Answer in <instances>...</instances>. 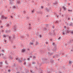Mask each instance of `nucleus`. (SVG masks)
I'll use <instances>...</instances> for the list:
<instances>
[{"label": "nucleus", "mask_w": 73, "mask_h": 73, "mask_svg": "<svg viewBox=\"0 0 73 73\" xmlns=\"http://www.w3.org/2000/svg\"><path fill=\"white\" fill-rule=\"evenodd\" d=\"M24 36H21V38H24Z\"/></svg>", "instance_id": "nucleus-45"}, {"label": "nucleus", "mask_w": 73, "mask_h": 73, "mask_svg": "<svg viewBox=\"0 0 73 73\" xmlns=\"http://www.w3.org/2000/svg\"><path fill=\"white\" fill-rule=\"evenodd\" d=\"M62 8L64 10V11H66V8L64 6H63Z\"/></svg>", "instance_id": "nucleus-6"}, {"label": "nucleus", "mask_w": 73, "mask_h": 73, "mask_svg": "<svg viewBox=\"0 0 73 73\" xmlns=\"http://www.w3.org/2000/svg\"><path fill=\"white\" fill-rule=\"evenodd\" d=\"M36 58V56H34V57H33V59H35Z\"/></svg>", "instance_id": "nucleus-34"}, {"label": "nucleus", "mask_w": 73, "mask_h": 73, "mask_svg": "<svg viewBox=\"0 0 73 73\" xmlns=\"http://www.w3.org/2000/svg\"><path fill=\"white\" fill-rule=\"evenodd\" d=\"M40 12H38V11H37V13H40Z\"/></svg>", "instance_id": "nucleus-60"}, {"label": "nucleus", "mask_w": 73, "mask_h": 73, "mask_svg": "<svg viewBox=\"0 0 73 73\" xmlns=\"http://www.w3.org/2000/svg\"><path fill=\"white\" fill-rule=\"evenodd\" d=\"M13 8L14 9H15V8H16V6H14L13 7Z\"/></svg>", "instance_id": "nucleus-38"}, {"label": "nucleus", "mask_w": 73, "mask_h": 73, "mask_svg": "<svg viewBox=\"0 0 73 73\" xmlns=\"http://www.w3.org/2000/svg\"><path fill=\"white\" fill-rule=\"evenodd\" d=\"M62 17H64V15L62 14Z\"/></svg>", "instance_id": "nucleus-63"}, {"label": "nucleus", "mask_w": 73, "mask_h": 73, "mask_svg": "<svg viewBox=\"0 0 73 73\" xmlns=\"http://www.w3.org/2000/svg\"><path fill=\"white\" fill-rule=\"evenodd\" d=\"M11 69H9L8 70V71L9 72H11Z\"/></svg>", "instance_id": "nucleus-37"}, {"label": "nucleus", "mask_w": 73, "mask_h": 73, "mask_svg": "<svg viewBox=\"0 0 73 73\" xmlns=\"http://www.w3.org/2000/svg\"><path fill=\"white\" fill-rule=\"evenodd\" d=\"M20 70H22V68L21 67H20Z\"/></svg>", "instance_id": "nucleus-58"}, {"label": "nucleus", "mask_w": 73, "mask_h": 73, "mask_svg": "<svg viewBox=\"0 0 73 73\" xmlns=\"http://www.w3.org/2000/svg\"><path fill=\"white\" fill-rule=\"evenodd\" d=\"M69 64H72V61H70V60L69 61Z\"/></svg>", "instance_id": "nucleus-32"}, {"label": "nucleus", "mask_w": 73, "mask_h": 73, "mask_svg": "<svg viewBox=\"0 0 73 73\" xmlns=\"http://www.w3.org/2000/svg\"><path fill=\"white\" fill-rule=\"evenodd\" d=\"M48 56H52V54H53V53H51L49 52H48Z\"/></svg>", "instance_id": "nucleus-4"}, {"label": "nucleus", "mask_w": 73, "mask_h": 73, "mask_svg": "<svg viewBox=\"0 0 73 73\" xmlns=\"http://www.w3.org/2000/svg\"><path fill=\"white\" fill-rule=\"evenodd\" d=\"M70 25H69V26H70L71 27H73V23L72 22H70Z\"/></svg>", "instance_id": "nucleus-7"}, {"label": "nucleus", "mask_w": 73, "mask_h": 73, "mask_svg": "<svg viewBox=\"0 0 73 73\" xmlns=\"http://www.w3.org/2000/svg\"><path fill=\"white\" fill-rule=\"evenodd\" d=\"M57 50V48H56V46H54V48L52 50L53 52H55Z\"/></svg>", "instance_id": "nucleus-1"}, {"label": "nucleus", "mask_w": 73, "mask_h": 73, "mask_svg": "<svg viewBox=\"0 0 73 73\" xmlns=\"http://www.w3.org/2000/svg\"><path fill=\"white\" fill-rule=\"evenodd\" d=\"M22 60L23 61H24L25 60H26V59L25 58L24 59H23Z\"/></svg>", "instance_id": "nucleus-46"}, {"label": "nucleus", "mask_w": 73, "mask_h": 73, "mask_svg": "<svg viewBox=\"0 0 73 73\" xmlns=\"http://www.w3.org/2000/svg\"><path fill=\"white\" fill-rule=\"evenodd\" d=\"M32 64L34 65H35V64H36V62H33L32 63Z\"/></svg>", "instance_id": "nucleus-28"}, {"label": "nucleus", "mask_w": 73, "mask_h": 73, "mask_svg": "<svg viewBox=\"0 0 73 73\" xmlns=\"http://www.w3.org/2000/svg\"><path fill=\"white\" fill-rule=\"evenodd\" d=\"M6 27H9V24H8L7 25Z\"/></svg>", "instance_id": "nucleus-27"}, {"label": "nucleus", "mask_w": 73, "mask_h": 73, "mask_svg": "<svg viewBox=\"0 0 73 73\" xmlns=\"http://www.w3.org/2000/svg\"><path fill=\"white\" fill-rule=\"evenodd\" d=\"M19 60H20V59H18V58H16V60H17V61H19Z\"/></svg>", "instance_id": "nucleus-50"}, {"label": "nucleus", "mask_w": 73, "mask_h": 73, "mask_svg": "<svg viewBox=\"0 0 73 73\" xmlns=\"http://www.w3.org/2000/svg\"><path fill=\"white\" fill-rule=\"evenodd\" d=\"M56 4H57V2H56L55 3H53V5L54 6Z\"/></svg>", "instance_id": "nucleus-14"}, {"label": "nucleus", "mask_w": 73, "mask_h": 73, "mask_svg": "<svg viewBox=\"0 0 73 73\" xmlns=\"http://www.w3.org/2000/svg\"><path fill=\"white\" fill-rule=\"evenodd\" d=\"M39 44V43H38V42L37 41H36V43H35V45H38V44Z\"/></svg>", "instance_id": "nucleus-11"}, {"label": "nucleus", "mask_w": 73, "mask_h": 73, "mask_svg": "<svg viewBox=\"0 0 73 73\" xmlns=\"http://www.w3.org/2000/svg\"><path fill=\"white\" fill-rule=\"evenodd\" d=\"M56 23H58V21H56Z\"/></svg>", "instance_id": "nucleus-51"}, {"label": "nucleus", "mask_w": 73, "mask_h": 73, "mask_svg": "<svg viewBox=\"0 0 73 73\" xmlns=\"http://www.w3.org/2000/svg\"><path fill=\"white\" fill-rule=\"evenodd\" d=\"M18 61H19V62H22V61L20 59H19V60Z\"/></svg>", "instance_id": "nucleus-23"}, {"label": "nucleus", "mask_w": 73, "mask_h": 73, "mask_svg": "<svg viewBox=\"0 0 73 73\" xmlns=\"http://www.w3.org/2000/svg\"><path fill=\"white\" fill-rule=\"evenodd\" d=\"M40 69L41 70V71L40 72H38L39 73H43V72H43V71H42V70H41V69L40 68Z\"/></svg>", "instance_id": "nucleus-22"}, {"label": "nucleus", "mask_w": 73, "mask_h": 73, "mask_svg": "<svg viewBox=\"0 0 73 73\" xmlns=\"http://www.w3.org/2000/svg\"><path fill=\"white\" fill-rule=\"evenodd\" d=\"M65 32L64 31H63L62 32V35H65Z\"/></svg>", "instance_id": "nucleus-17"}, {"label": "nucleus", "mask_w": 73, "mask_h": 73, "mask_svg": "<svg viewBox=\"0 0 73 73\" xmlns=\"http://www.w3.org/2000/svg\"><path fill=\"white\" fill-rule=\"evenodd\" d=\"M47 50H48V51H50V48L49 47H47Z\"/></svg>", "instance_id": "nucleus-24"}, {"label": "nucleus", "mask_w": 73, "mask_h": 73, "mask_svg": "<svg viewBox=\"0 0 73 73\" xmlns=\"http://www.w3.org/2000/svg\"><path fill=\"white\" fill-rule=\"evenodd\" d=\"M68 12H70V11H72V10H68Z\"/></svg>", "instance_id": "nucleus-49"}, {"label": "nucleus", "mask_w": 73, "mask_h": 73, "mask_svg": "<svg viewBox=\"0 0 73 73\" xmlns=\"http://www.w3.org/2000/svg\"><path fill=\"white\" fill-rule=\"evenodd\" d=\"M16 27H14L13 28L14 30L15 31H16Z\"/></svg>", "instance_id": "nucleus-20"}, {"label": "nucleus", "mask_w": 73, "mask_h": 73, "mask_svg": "<svg viewBox=\"0 0 73 73\" xmlns=\"http://www.w3.org/2000/svg\"><path fill=\"white\" fill-rule=\"evenodd\" d=\"M9 31H6L5 33H8V32H9Z\"/></svg>", "instance_id": "nucleus-40"}, {"label": "nucleus", "mask_w": 73, "mask_h": 73, "mask_svg": "<svg viewBox=\"0 0 73 73\" xmlns=\"http://www.w3.org/2000/svg\"><path fill=\"white\" fill-rule=\"evenodd\" d=\"M2 52H4V50L3 49L2 50Z\"/></svg>", "instance_id": "nucleus-62"}, {"label": "nucleus", "mask_w": 73, "mask_h": 73, "mask_svg": "<svg viewBox=\"0 0 73 73\" xmlns=\"http://www.w3.org/2000/svg\"><path fill=\"white\" fill-rule=\"evenodd\" d=\"M70 32V30H67L65 34L67 35V33H69Z\"/></svg>", "instance_id": "nucleus-2"}, {"label": "nucleus", "mask_w": 73, "mask_h": 73, "mask_svg": "<svg viewBox=\"0 0 73 73\" xmlns=\"http://www.w3.org/2000/svg\"><path fill=\"white\" fill-rule=\"evenodd\" d=\"M0 65H2V64H3V62H0Z\"/></svg>", "instance_id": "nucleus-41"}, {"label": "nucleus", "mask_w": 73, "mask_h": 73, "mask_svg": "<svg viewBox=\"0 0 73 73\" xmlns=\"http://www.w3.org/2000/svg\"><path fill=\"white\" fill-rule=\"evenodd\" d=\"M41 8H42V9H43V8H44V6H41Z\"/></svg>", "instance_id": "nucleus-52"}, {"label": "nucleus", "mask_w": 73, "mask_h": 73, "mask_svg": "<svg viewBox=\"0 0 73 73\" xmlns=\"http://www.w3.org/2000/svg\"><path fill=\"white\" fill-rule=\"evenodd\" d=\"M31 64H29V67H30V66H31Z\"/></svg>", "instance_id": "nucleus-54"}, {"label": "nucleus", "mask_w": 73, "mask_h": 73, "mask_svg": "<svg viewBox=\"0 0 73 73\" xmlns=\"http://www.w3.org/2000/svg\"><path fill=\"white\" fill-rule=\"evenodd\" d=\"M43 29H44V31H46V30H47V29L45 27L43 28Z\"/></svg>", "instance_id": "nucleus-16"}, {"label": "nucleus", "mask_w": 73, "mask_h": 73, "mask_svg": "<svg viewBox=\"0 0 73 73\" xmlns=\"http://www.w3.org/2000/svg\"><path fill=\"white\" fill-rule=\"evenodd\" d=\"M38 64L39 65L40 67L41 65V63H38Z\"/></svg>", "instance_id": "nucleus-30"}, {"label": "nucleus", "mask_w": 73, "mask_h": 73, "mask_svg": "<svg viewBox=\"0 0 73 73\" xmlns=\"http://www.w3.org/2000/svg\"><path fill=\"white\" fill-rule=\"evenodd\" d=\"M42 64H44V62L43 61L42 62Z\"/></svg>", "instance_id": "nucleus-43"}, {"label": "nucleus", "mask_w": 73, "mask_h": 73, "mask_svg": "<svg viewBox=\"0 0 73 73\" xmlns=\"http://www.w3.org/2000/svg\"><path fill=\"white\" fill-rule=\"evenodd\" d=\"M24 65H25L26 64V62H25L24 63Z\"/></svg>", "instance_id": "nucleus-61"}, {"label": "nucleus", "mask_w": 73, "mask_h": 73, "mask_svg": "<svg viewBox=\"0 0 73 73\" xmlns=\"http://www.w3.org/2000/svg\"><path fill=\"white\" fill-rule=\"evenodd\" d=\"M48 12H49V9L47 8H46L45 9Z\"/></svg>", "instance_id": "nucleus-13"}, {"label": "nucleus", "mask_w": 73, "mask_h": 73, "mask_svg": "<svg viewBox=\"0 0 73 73\" xmlns=\"http://www.w3.org/2000/svg\"><path fill=\"white\" fill-rule=\"evenodd\" d=\"M71 33H72V34H73V31L71 32Z\"/></svg>", "instance_id": "nucleus-64"}, {"label": "nucleus", "mask_w": 73, "mask_h": 73, "mask_svg": "<svg viewBox=\"0 0 73 73\" xmlns=\"http://www.w3.org/2000/svg\"><path fill=\"white\" fill-rule=\"evenodd\" d=\"M10 1V4H12V1L11 0Z\"/></svg>", "instance_id": "nucleus-26"}, {"label": "nucleus", "mask_w": 73, "mask_h": 73, "mask_svg": "<svg viewBox=\"0 0 73 73\" xmlns=\"http://www.w3.org/2000/svg\"><path fill=\"white\" fill-rule=\"evenodd\" d=\"M11 36H9V40H10V41H11V43H12L13 42V41H12V40H11Z\"/></svg>", "instance_id": "nucleus-15"}, {"label": "nucleus", "mask_w": 73, "mask_h": 73, "mask_svg": "<svg viewBox=\"0 0 73 73\" xmlns=\"http://www.w3.org/2000/svg\"><path fill=\"white\" fill-rule=\"evenodd\" d=\"M20 1H17V3L18 4H20Z\"/></svg>", "instance_id": "nucleus-33"}, {"label": "nucleus", "mask_w": 73, "mask_h": 73, "mask_svg": "<svg viewBox=\"0 0 73 73\" xmlns=\"http://www.w3.org/2000/svg\"><path fill=\"white\" fill-rule=\"evenodd\" d=\"M42 60L43 61H46V60H48V59H46L45 58H42Z\"/></svg>", "instance_id": "nucleus-3"}, {"label": "nucleus", "mask_w": 73, "mask_h": 73, "mask_svg": "<svg viewBox=\"0 0 73 73\" xmlns=\"http://www.w3.org/2000/svg\"><path fill=\"white\" fill-rule=\"evenodd\" d=\"M58 54H59V55ZM55 55L56 57V58H58V57H60V56L61 55V54H56Z\"/></svg>", "instance_id": "nucleus-5"}, {"label": "nucleus", "mask_w": 73, "mask_h": 73, "mask_svg": "<svg viewBox=\"0 0 73 73\" xmlns=\"http://www.w3.org/2000/svg\"><path fill=\"white\" fill-rule=\"evenodd\" d=\"M73 42V39H71V40H70V42Z\"/></svg>", "instance_id": "nucleus-19"}, {"label": "nucleus", "mask_w": 73, "mask_h": 73, "mask_svg": "<svg viewBox=\"0 0 73 73\" xmlns=\"http://www.w3.org/2000/svg\"><path fill=\"white\" fill-rule=\"evenodd\" d=\"M13 38L14 39H15V38H16V37H15V35H13Z\"/></svg>", "instance_id": "nucleus-21"}, {"label": "nucleus", "mask_w": 73, "mask_h": 73, "mask_svg": "<svg viewBox=\"0 0 73 73\" xmlns=\"http://www.w3.org/2000/svg\"><path fill=\"white\" fill-rule=\"evenodd\" d=\"M34 9H33V10H32L31 12H32V13H34Z\"/></svg>", "instance_id": "nucleus-25"}, {"label": "nucleus", "mask_w": 73, "mask_h": 73, "mask_svg": "<svg viewBox=\"0 0 73 73\" xmlns=\"http://www.w3.org/2000/svg\"><path fill=\"white\" fill-rule=\"evenodd\" d=\"M5 17H4V16L2 15V19H4Z\"/></svg>", "instance_id": "nucleus-31"}, {"label": "nucleus", "mask_w": 73, "mask_h": 73, "mask_svg": "<svg viewBox=\"0 0 73 73\" xmlns=\"http://www.w3.org/2000/svg\"><path fill=\"white\" fill-rule=\"evenodd\" d=\"M7 35H3L4 37H7Z\"/></svg>", "instance_id": "nucleus-36"}, {"label": "nucleus", "mask_w": 73, "mask_h": 73, "mask_svg": "<svg viewBox=\"0 0 73 73\" xmlns=\"http://www.w3.org/2000/svg\"><path fill=\"white\" fill-rule=\"evenodd\" d=\"M25 51H26V50L25 49H22V52H23V53H25Z\"/></svg>", "instance_id": "nucleus-12"}, {"label": "nucleus", "mask_w": 73, "mask_h": 73, "mask_svg": "<svg viewBox=\"0 0 73 73\" xmlns=\"http://www.w3.org/2000/svg\"><path fill=\"white\" fill-rule=\"evenodd\" d=\"M39 36H40V38H41L42 36L41 35H39Z\"/></svg>", "instance_id": "nucleus-44"}, {"label": "nucleus", "mask_w": 73, "mask_h": 73, "mask_svg": "<svg viewBox=\"0 0 73 73\" xmlns=\"http://www.w3.org/2000/svg\"><path fill=\"white\" fill-rule=\"evenodd\" d=\"M9 58L10 59H11V60H12L13 58H12V56H9Z\"/></svg>", "instance_id": "nucleus-18"}, {"label": "nucleus", "mask_w": 73, "mask_h": 73, "mask_svg": "<svg viewBox=\"0 0 73 73\" xmlns=\"http://www.w3.org/2000/svg\"><path fill=\"white\" fill-rule=\"evenodd\" d=\"M32 41H33V42H35V40H32Z\"/></svg>", "instance_id": "nucleus-53"}, {"label": "nucleus", "mask_w": 73, "mask_h": 73, "mask_svg": "<svg viewBox=\"0 0 73 73\" xmlns=\"http://www.w3.org/2000/svg\"><path fill=\"white\" fill-rule=\"evenodd\" d=\"M39 13H40V14H42V12H41V11H40Z\"/></svg>", "instance_id": "nucleus-42"}, {"label": "nucleus", "mask_w": 73, "mask_h": 73, "mask_svg": "<svg viewBox=\"0 0 73 73\" xmlns=\"http://www.w3.org/2000/svg\"><path fill=\"white\" fill-rule=\"evenodd\" d=\"M49 17V15H46V18H48V17Z\"/></svg>", "instance_id": "nucleus-47"}, {"label": "nucleus", "mask_w": 73, "mask_h": 73, "mask_svg": "<svg viewBox=\"0 0 73 73\" xmlns=\"http://www.w3.org/2000/svg\"><path fill=\"white\" fill-rule=\"evenodd\" d=\"M30 44V45H33V44H34V43L32 42H31Z\"/></svg>", "instance_id": "nucleus-39"}, {"label": "nucleus", "mask_w": 73, "mask_h": 73, "mask_svg": "<svg viewBox=\"0 0 73 73\" xmlns=\"http://www.w3.org/2000/svg\"><path fill=\"white\" fill-rule=\"evenodd\" d=\"M54 62V60H53L52 59H50V62L51 63H53Z\"/></svg>", "instance_id": "nucleus-8"}, {"label": "nucleus", "mask_w": 73, "mask_h": 73, "mask_svg": "<svg viewBox=\"0 0 73 73\" xmlns=\"http://www.w3.org/2000/svg\"><path fill=\"white\" fill-rule=\"evenodd\" d=\"M55 43L54 42L53 43V45H54V46H55V45H54Z\"/></svg>", "instance_id": "nucleus-55"}, {"label": "nucleus", "mask_w": 73, "mask_h": 73, "mask_svg": "<svg viewBox=\"0 0 73 73\" xmlns=\"http://www.w3.org/2000/svg\"><path fill=\"white\" fill-rule=\"evenodd\" d=\"M53 58H56V55H54V56H53Z\"/></svg>", "instance_id": "nucleus-35"}, {"label": "nucleus", "mask_w": 73, "mask_h": 73, "mask_svg": "<svg viewBox=\"0 0 73 73\" xmlns=\"http://www.w3.org/2000/svg\"><path fill=\"white\" fill-rule=\"evenodd\" d=\"M0 27L1 28H3V26H1Z\"/></svg>", "instance_id": "nucleus-57"}, {"label": "nucleus", "mask_w": 73, "mask_h": 73, "mask_svg": "<svg viewBox=\"0 0 73 73\" xmlns=\"http://www.w3.org/2000/svg\"><path fill=\"white\" fill-rule=\"evenodd\" d=\"M5 63H6V64H8V63H7V61H5Z\"/></svg>", "instance_id": "nucleus-56"}, {"label": "nucleus", "mask_w": 73, "mask_h": 73, "mask_svg": "<svg viewBox=\"0 0 73 73\" xmlns=\"http://www.w3.org/2000/svg\"><path fill=\"white\" fill-rule=\"evenodd\" d=\"M30 72H31V73H32V72H33V70H31L30 71Z\"/></svg>", "instance_id": "nucleus-48"}, {"label": "nucleus", "mask_w": 73, "mask_h": 73, "mask_svg": "<svg viewBox=\"0 0 73 73\" xmlns=\"http://www.w3.org/2000/svg\"><path fill=\"white\" fill-rule=\"evenodd\" d=\"M48 24H46L45 25L46 27H47L48 26Z\"/></svg>", "instance_id": "nucleus-59"}, {"label": "nucleus", "mask_w": 73, "mask_h": 73, "mask_svg": "<svg viewBox=\"0 0 73 73\" xmlns=\"http://www.w3.org/2000/svg\"><path fill=\"white\" fill-rule=\"evenodd\" d=\"M23 14H25V13H26V12H25V11H23Z\"/></svg>", "instance_id": "nucleus-29"}, {"label": "nucleus", "mask_w": 73, "mask_h": 73, "mask_svg": "<svg viewBox=\"0 0 73 73\" xmlns=\"http://www.w3.org/2000/svg\"><path fill=\"white\" fill-rule=\"evenodd\" d=\"M48 35L49 36H53V33L50 32L48 33Z\"/></svg>", "instance_id": "nucleus-9"}, {"label": "nucleus", "mask_w": 73, "mask_h": 73, "mask_svg": "<svg viewBox=\"0 0 73 73\" xmlns=\"http://www.w3.org/2000/svg\"><path fill=\"white\" fill-rule=\"evenodd\" d=\"M32 56H30L29 57V58H27V60H28V61H29L30 60V58H32Z\"/></svg>", "instance_id": "nucleus-10"}]
</instances>
